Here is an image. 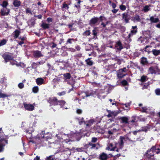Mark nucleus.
Segmentation results:
<instances>
[{
	"label": "nucleus",
	"mask_w": 160,
	"mask_h": 160,
	"mask_svg": "<svg viewBox=\"0 0 160 160\" xmlns=\"http://www.w3.org/2000/svg\"><path fill=\"white\" fill-rule=\"evenodd\" d=\"M65 103L66 102L63 100L58 101V105H60L61 107H62Z\"/></svg>",
	"instance_id": "nucleus-42"
},
{
	"label": "nucleus",
	"mask_w": 160,
	"mask_h": 160,
	"mask_svg": "<svg viewBox=\"0 0 160 160\" xmlns=\"http://www.w3.org/2000/svg\"><path fill=\"white\" fill-rule=\"evenodd\" d=\"M10 10L7 8H3L1 10V13L2 16H6L9 14Z\"/></svg>",
	"instance_id": "nucleus-14"
},
{
	"label": "nucleus",
	"mask_w": 160,
	"mask_h": 160,
	"mask_svg": "<svg viewBox=\"0 0 160 160\" xmlns=\"http://www.w3.org/2000/svg\"><path fill=\"white\" fill-rule=\"evenodd\" d=\"M91 58H88L85 60V61L87 65L91 66L93 64V62L92 60H90Z\"/></svg>",
	"instance_id": "nucleus-35"
},
{
	"label": "nucleus",
	"mask_w": 160,
	"mask_h": 160,
	"mask_svg": "<svg viewBox=\"0 0 160 160\" xmlns=\"http://www.w3.org/2000/svg\"><path fill=\"white\" fill-rule=\"evenodd\" d=\"M148 79V78L147 76L143 75L141 78V79L139 80L142 82H144L147 81Z\"/></svg>",
	"instance_id": "nucleus-37"
},
{
	"label": "nucleus",
	"mask_w": 160,
	"mask_h": 160,
	"mask_svg": "<svg viewBox=\"0 0 160 160\" xmlns=\"http://www.w3.org/2000/svg\"><path fill=\"white\" fill-rule=\"evenodd\" d=\"M44 79L41 78H38L36 80L37 84L38 85H41L44 83Z\"/></svg>",
	"instance_id": "nucleus-20"
},
{
	"label": "nucleus",
	"mask_w": 160,
	"mask_h": 160,
	"mask_svg": "<svg viewBox=\"0 0 160 160\" xmlns=\"http://www.w3.org/2000/svg\"><path fill=\"white\" fill-rule=\"evenodd\" d=\"M7 97V96L5 94L2 93L0 91V98H4Z\"/></svg>",
	"instance_id": "nucleus-50"
},
{
	"label": "nucleus",
	"mask_w": 160,
	"mask_h": 160,
	"mask_svg": "<svg viewBox=\"0 0 160 160\" xmlns=\"http://www.w3.org/2000/svg\"><path fill=\"white\" fill-rule=\"evenodd\" d=\"M133 21L134 22H140V18L139 16L138 15H136L133 18Z\"/></svg>",
	"instance_id": "nucleus-38"
},
{
	"label": "nucleus",
	"mask_w": 160,
	"mask_h": 160,
	"mask_svg": "<svg viewBox=\"0 0 160 160\" xmlns=\"http://www.w3.org/2000/svg\"><path fill=\"white\" fill-rule=\"evenodd\" d=\"M108 158V155L104 152L101 154L99 156V158L101 160H106Z\"/></svg>",
	"instance_id": "nucleus-24"
},
{
	"label": "nucleus",
	"mask_w": 160,
	"mask_h": 160,
	"mask_svg": "<svg viewBox=\"0 0 160 160\" xmlns=\"http://www.w3.org/2000/svg\"><path fill=\"white\" fill-rule=\"evenodd\" d=\"M120 8L122 11H124L126 9V7L123 5H121L120 6Z\"/></svg>",
	"instance_id": "nucleus-49"
},
{
	"label": "nucleus",
	"mask_w": 160,
	"mask_h": 160,
	"mask_svg": "<svg viewBox=\"0 0 160 160\" xmlns=\"http://www.w3.org/2000/svg\"><path fill=\"white\" fill-rule=\"evenodd\" d=\"M20 31L18 30H15L12 33V35L15 39L17 38L20 34Z\"/></svg>",
	"instance_id": "nucleus-25"
},
{
	"label": "nucleus",
	"mask_w": 160,
	"mask_h": 160,
	"mask_svg": "<svg viewBox=\"0 0 160 160\" xmlns=\"http://www.w3.org/2000/svg\"><path fill=\"white\" fill-rule=\"evenodd\" d=\"M56 136L57 137L58 139V140H57L58 142L59 140L62 142L63 139L59 135L57 134L56 135Z\"/></svg>",
	"instance_id": "nucleus-54"
},
{
	"label": "nucleus",
	"mask_w": 160,
	"mask_h": 160,
	"mask_svg": "<svg viewBox=\"0 0 160 160\" xmlns=\"http://www.w3.org/2000/svg\"><path fill=\"white\" fill-rule=\"evenodd\" d=\"M16 65L17 66H20L23 68H24L25 67V65L24 63L21 62L17 64Z\"/></svg>",
	"instance_id": "nucleus-46"
},
{
	"label": "nucleus",
	"mask_w": 160,
	"mask_h": 160,
	"mask_svg": "<svg viewBox=\"0 0 160 160\" xmlns=\"http://www.w3.org/2000/svg\"><path fill=\"white\" fill-rule=\"evenodd\" d=\"M68 55L67 52L65 51H63L61 54V55L62 56H67Z\"/></svg>",
	"instance_id": "nucleus-61"
},
{
	"label": "nucleus",
	"mask_w": 160,
	"mask_h": 160,
	"mask_svg": "<svg viewBox=\"0 0 160 160\" xmlns=\"http://www.w3.org/2000/svg\"><path fill=\"white\" fill-rule=\"evenodd\" d=\"M158 71V67L157 66H152L149 68L148 72L151 74H156Z\"/></svg>",
	"instance_id": "nucleus-10"
},
{
	"label": "nucleus",
	"mask_w": 160,
	"mask_h": 160,
	"mask_svg": "<svg viewBox=\"0 0 160 160\" xmlns=\"http://www.w3.org/2000/svg\"><path fill=\"white\" fill-rule=\"evenodd\" d=\"M38 65V62L35 63V62H33L32 64L31 67H32V68L35 69L37 68V66Z\"/></svg>",
	"instance_id": "nucleus-44"
},
{
	"label": "nucleus",
	"mask_w": 160,
	"mask_h": 160,
	"mask_svg": "<svg viewBox=\"0 0 160 160\" xmlns=\"http://www.w3.org/2000/svg\"><path fill=\"white\" fill-rule=\"evenodd\" d=\"M8 5V2L7 1H4L2 2V4H1L3 8H6V7Z\"/></svg>",
	"instance_id": "nucleus-47"
},
{
	"label": "nucleus",
	"mask_w": 160,
	"mask_h": 160,
	"mask_svg": "<svg viewBox=\"0 0 160 160\" xmlns=\"http://www.w3.org/2000/svg\"><path fill=\"white\" fill-rule=\"evenodd\" d=\"M156 154H160V149L157 146H155L147 151L146 156L148 158L153 159L154 155Z\"/></svg>",
	"instance_id": "nucleus-2"
},
{
	"label": "nucleus",
	"mask_w": 160,
	"mask_h": 160,
	"mask_svg": "<svg viewBox=\"0 0 160 160\" xmlns=\"http://www.w3.org/2000/svg\"><path fill=\"white\" fill-rule=\"evenodd\" d=\"M152 52L153 54L155 56H157L160 54V50H157L156 49H153Z\"/></svg>",
	"instance_id": "nucleus-34"
},
{
	"label": "nucleus",
	"mask_w": 160,
	"mask_h": 160,
	"mask_svg": "<svg viewBox=\"0 0 160 160\" xmlns=\"http://www.w3.org/2000/svg\"><path fill=\"white\" fill-rule=\"evenodd\" d=\"M96 147V145L95 144L90 142L89 144H86L84 146V148L85 149L89 148H94Z\"/></svg>",
	"instance_id": "nucleus-22"
},
{
	"label": "nucleus",
	"mask_w": 160,
	"mask_h": 160,
	"mask_svg": "<svg viewBox=\"0 0 160 160\" xmlns=\"http://www.w3.org/2000/svg\"><path fill=\"white\" fill-rule=\"evenodd\" d=\"M26 12L27 13H31L32 12L30 10V9L29 8H28L26 9Z\"/></svg>",
	"instance_id": "nucleus-63"
},
{
	"label": "nucleus",
	"mask_w": 160,
	"mask_h": 160,
	"mask_svg": "<svg viewBox=\"0 0 160 160\" xmlns=\"http://www.w3.org/2000/svg\"><path fill=\"white\" fill-rule=\"evenodd\" d=\"M67 150H69L70 151H71V150L75 149V150L78 152H81L83 151V148H77L75 149V148H72L71 149H69V148H67L66 149Z\"/></svg>",
	"instance_id": "nucleus-32"
},
{
	"label": "nucleus",
	"mask_w": 160,
	"mask_h": 160,
	"mask_svg": "<svg viewBox=\"0 0 160 160\" xmlns=\"http://www.w3.org/2000/svg\"><path fill=\"white\" fill-rule=\"evenodd\" d=\"M149 36L147 37L146 38L143 37L141 38V43L143 44H147L149 42Z\"/></svg>",
	"instance_id": "nucleus-17"
},
{
	"label": "nucleus",
	"mask_w": 160,
	"mask_h": 160,
	"mask_svg": "<svg viewBox=\"0 0 160 160\" xmlns=\"http://www.w3.org/2000/svg\"><path fill=\"white\" fill-rule=\"evenodd\" d=\"M122 84L124 85H126L128 84V82L127 81L125 80H123L122 82Z\"/></svg>",
	"instance_id": "nucleus-59"
},
{
	"label": "nucleus",
	"mask_w": 160,
	"mask_h": 160,
	"mask_svg": "<svg viewBox=\"0 0 160 160\" xmlns=\"http://www.w3.org/2000/svg\"><path fill=\"white\" fill-rule=\"evenodd\" d=\"M18 86L20 89H21L24 88V84L23 83L20 82L18 84Z\"/></svg>",
	"instance_id": "nucleus-48"
},
{
	"label": "nucleus",
	"mask_w": 160,
	"mask_h": 160,
	"mask_svg": "<svg viewBox=\"0 0 160 160\" xmlns=\"http://www.w3.org/2000/svg\"><path fill=\"white\" fill-rule=\"evenodd\" d=\"M63 75L64 77V81L66 82H68V80L70 79L71 77V74L69 73H64Z\"/></svg>",
	"instance_id": "nucleus-18"
},
{
	"label": "nucleus",
	"mask_w": 160,
	"mask_h": 160,
	"mask_svg": "<svg viewBox=\"0 0 160 160\" xmlns=\"http://www.w3.org/2000/svg\"><path fill=\"white\" fill-rule=\"evenodd\" d=\"M33 55L35 58H39L43 56L41 52L38 50L34 51Z\"/></svg>",
	"instance_id": "nucleus-13"
},
{
	"label": "nucleus",
	"mask_w": 160,
	"mask_h": 160,
	"mask_svg": "<svg viewBox=\"0 0 160 160\" xmlns=\"http://www.w3.org/2000/svg\"><path fill=\"white\" fill-rule=\"evenodd\" d=\"M102 118H101L97 117L95 118H92L89 120L86 121L85 125L87 127H89L91 126L94 123H98L101 122Z\"/></svg>",
	"instance_id": "nucleus-4"
},
{
	"label": "nucleus",
	"mask_w": 160,
	"mask_h": 160,
	"mask_svg": "<svg viewBox=\"0 0 160 160\" xmlns=\"http://www.w3.org/2000/svg\"><path fill=\"white\" fill-rule=\"evenodd\" d=\"M104 18L103 17L101 16L99 18L97 17H94L92 18L90 20L89 24L91 26H92L95 25H97L99 19L101 21L102 20V18Z\"/></svg>",
	"instance_id": "nucleus-6"
},
{
	"label": "nucleus",
	"mask_w": 160,
	"mask_h": 160,
	"mask_svg": "<svg viewBox=\"0 0 160 160\" xmlns=\"http://www.w3.org/2000/svg\"><path fill=\"white\" fill-rule=\"evenodd\" d=\"M51 138V136L48 135V133H46L44 131H42L38 134L37 137L35 138L38 140H40L41 142L47 141L48 139Z\"/></svg>",
	"instance_id": "nucleus-3"
},
{
	"label": "nucleus",
	"mask_w": 160,
	"mask_h": 160,
	"mask_svg": "<svg viewBox=\"0 0 160 160\" xmlns=\"http://www.w3.org/2000/svg\"><path fill=\"white\" fill-rule=\"evenodd\" d=\"M4 60L6 62H9L10 60H12L13 59V58L11 56L8 54L5 53L2 55Z\"/></svg>",
	"instance_id": "nucleus-12"
},
{
	"label": "nucleus",
	"mask_w": 160,
	"mask_h": 160,
	"mask_svg": "<svg viewBox=\"0 0 160 160\" xmlns=\"http://www.w3.org/2000/svg\"><path fill=\"white\" fill-rule=\"evenodd\" d=\"M23 104L26 110L31 111L33 110L34 108V106L32 104H28L26 102L23 103Z\"/></svg>",
	"instance_id": "nucleus-8"
},
{
	"label": "nucleus",
	"mask_w": 160,
	"mask_h": 160,
	"mask_svg": "<svg viewBox=\"0 0 160 160\" xmlns=\"http://www.w3.org/2000/svg\"><path fill=\"white\" fill-rule=\"evenodd\" d=\"M79 124L80 125H82L83 124H85V123L86 122V121L84 120V118H78Z\"/></svg>",
	"instance_id": "nucleus-33"
},
{
	"label": "nucleus",
	"mask_w": 160,
	"mask_h": 160,
	"mask_svg": "<svg viewBox=\"0 0 160 160\" xmlns=\"http://www.w3.org/2000/svg\"><path fill=\"white\" fill-rule=\"evenodd\" d=\"M143 10L145 12H147L149 10V7L148 6H145L144 7Z\"/></svg>",
	"instance_id": "nucleus-55"
},
{
	"label": "nucleus",
	"mask_w": 160,
	"mask_h": 160,
	"mask_svg": "<svg viewBox=\"0 0 160 160\" xmlns=\"http://www.w3.org/2000/svg\"><path fill=\"white\" fill-rule=\"evenodd\" d=\"M98 140L97 138L95 137H93L92 138V142H95L97 141Z\"/></svg>",
	"instance_id": "nucleus-62"
},
{
	"label": "nucleus",
	"mask_w": 160,
	"mask_h": 160,
	"mask_svg": "<svg viewBox=\"0 0 160 160\" xmlns=\"http://www.w3.org/2000/svg\"><path fill=\"white\" fill-rule=\"evenodd\" d=\"M55 159V156L54 155H51L46 157L45 160H54Z\"/></svg>",
	"instance_id": "nucleus-41"
},
{
	"label": "nucleus",
	"mask_w": 160,
	"mask_h": 160,
	"mask_svg": "<svg viewBox=\"0 0 160 160\" xmlns=\"http://www.w3.org/2000/svg\"><path fill=\"white\" fill-rule=\"evenodd\" d=\"M47 21L48 22H50L52 21V19L51 18H47Z\"/></svg>",
	"instance_id": "nucleus-64"
},
{
	"label": "nucleus",
	"mask_w": 160,
	"mask_h": 160,
	"mask_svg": "<svg viewBox=\"0 0 160 160\" xmlns=\"http://www.w3.org/2000/svg\"><path fill=\"white\" fill-rule=\"evenodd\" d=\"M81 1L80 0H79L77 4L75 5V8H76L77 10V11H75V12H79L80 11V3Z\"/></svg>",
	"instance_id": "nucleus-28"
},
{
	"label": "nucleus",
	"mask_w": 160,
	"mask_h": 160,
	"mask_svg": "<svg viewBox=\"0 0 160 160\" xmlns=\"http://www.w3.org/2000/svg\"><path fill=\"white\" fill-rule=\"evenodd\" d=\"M127 70V69L126 68H122L120 69V72H123L124 73L126 72Z\"/></svg>",
	"instance_id": "nucleus-58"
},
{
	"label": "nucleus",
	"mask_w": 160,
	"mask_h": 160,
	"mask_svg": "<svg viewBox=\"0 0 160 160\" xmlns=\"http://www.w3.org/2000/svg\"><path fill=\"white\" fill-rule=\"evenodd\" d=\"M8 143V140L6 137L4 136H0V152L3 151L4 147Z\"/></svg>",
	"instance_id": "nucleus-5"
},
{
	"label": "nucleus",
	"mask_w": 160,
	"mask_h": 160,
	"mask_svg": "<svg viewBox=\"0 0 160 160\" xmlns=\"http://www.w3.org/2000/svg\"><path fill=\"white\" fill-rule=\"evenodd\" d=\"M39 88L38 86H35L32 88V91L35 93H37L38 91Z\"/></svg>",
	"instance_id": "nucleus-43"
},
{
	"label": "nucleus",
	"mask_w": 160,
	"mask_h": 160,
	"mask_svg": "<svg viewBox=\"0 0 160 160\" xmlns=\"http://www.w3.org/2000/svg\"><path fill=\"white\" fill-rule=\"evenodd\" d=\"M149 20L151 23H156L158 22L159 19L158 18H155L153 16H151L150 17Z\"/></svg>",
	"instance_id": "nucleus-23"
},
{
	"label": "nucleus",
	"mask_w": 160,
	"mask_h": 160,
	"mask_svg": "<svg viewBox=\"0 0 160 160\" xmlns=\"http://www.w3.org/2000/svg\"><path fill=\"white\" fill-rule=\"evenodd\" d=\"M108 114L107 115V116L108 118L110 117H114L116 116L119 112L116 111H111L110 110H108Z\"/></svg>",
	"instance_id": "nucleus-11"
},
{
	"label": "nucleus",
	"mask_w": 160,
	"mask_h": 160,
	"mask_svg": "<svg viewBox=\"0 0 160 160\" xmlns=\"http://www.w3.org/2000/svg\"><path fill=\"white\" fill-rule=\"evenodd\" d=\"M120 119L121 120V122L122 123H128V118L127 117H120Z\"/></svg>",
	"instance_id": "nucleus-21"
},
{
	"label": "nucleus",
	"mask_w": 160,
	"mask_h": 160,
	"mask_svg": "<svg viewBox=\"0 0 160 160\" xmlns=\"http://www.w3.org/2000/svg\"><path fill=\"white\" fill-rule=\"evenodd\" d=\"M104 92L103 90H102L97 89L95 91H91L86 92H81L80 93H78V95L81 96L82 98H84L85 97L92 96L94 94L97 95L98 97L100 98L99 97L100 94Z\"/></svg>",
	"instance_id": "nucleus-1"
},
{
	"label": "nucleus",
	"mask_w": 160,
	"mask_h": 160,
	"mask_svg": "<svg viewBox=\"0 0 160 160\" xmlns=\"http://www.w3.org/2000/svg\"><path fill=\"white\" fill-rule=\"evenodd\" d=\"M149 108L147 107H142L139 108V110L140 111L143 112H147L148 110L149 109Z\"/></svg>",
	"instance_id": "nucleus-29"
},
{
	"label": "nucleus",
	"mask_w": 160,
	"mask_h": 160,
	"mask_svg": "<svg viewBox=\"0 0 160 160\" xmlns=\"http://www.w3.org/2000/svg\"><path fill=\"white\" fill-rule=\"evenodd\" d=\"M7 42L5 39H3L0 41V47L5 45Z\"/></svg>",
	"instance_id": "nucleus-45"
},
{
	"label": "nucleus",
	"mask_w": 160,
	"mask_h": 160,
	"mask_svg": "<svg viewBox=\"0 0 160 160\" xmlns=\"http://www.w3.org/2000/svg\"><path fill=\"white\" fill-rule=\"evenodd\" d=\"M62 7L63 11H66V10L68 9L69 8L68 4L65 3H64L63 4Z\"/></svg>",
	"instance_id": "nucleus-39"
},
{
	"label": "nucleus",
	"mask_w": 160,
	"mask_h": 160,
	"mask_svg": "<svg viewBox=\"0 0 160 160\" xmlns=\"http://www.w3.org/2000/svg\"><path fill=\"white\" fill-rule=\"evenodd\" d=\"M118 146V145H117L116 144L115 146H113V145L112 144L110 143L109 146L107 148V149L110 151H115L118 152L119 149L117 148Z\"/></svg>",
	"instance_id": "nucleus-15"
},
{
	"label": "nucleus",
	"mask_w": 160,
	"mask_h": 160,
	"mask_svg": "<svg viewBox=\"0 0 160 160\" xmlns=\"http://www.w3.org/2000/svg\"><path fill=\"white\" fill-rule=\"evenodd\" d=\"M7 79L5 78H2L0 80V84H2V88H5L7 86Z\"/></svg>",
	"instance_id": "nucleus-16"
},
{
	"label": "nucleus",
	"mask_w": 160,
	"mask_h": 160,
	"mask_svg": "<svg viewBox=\"0 0 160 160\" xmlns=\"http://www.w3.org/2000/svg\"><path fill=\"white\" fill-rule=\"evenodd\" d=\"M136 26L132 27V28L131 30V32L128 35V36L129 37L136 33L137 32V30L136 29Z\"/></svg>",
	"instance_id": "nucleus-19"
},
{
	"label": "nucleus",
	"mask_w": 160,
	"mask_h": 160,
	"mask_svg": "<svg viewBox=\"0 0 160 160\" xmlns=\"http://www.w3.org/2000/svg\"><path fill=\"white\" fill-rule=\"evenodd\" d=\"M129 138L127 135H125L123 136H120L119 138V142L117 144V145H119L120 148H122L124 145L125 142L128 140Z\"/></svg>",
	"instance_id": "nucleus-7"
},
{
	"label": "nucleus",
	"mask_w": 160,
	"mask_h": 160,
	"mask_svg": "<svg viewBox=\"0 0 160 160\" xmlns=\"http://www.w3.org/2000/svg\"><path fill=\"white\" fill-rule=\"evenodd\" d=\"M141 63L143 65L147 64L148 61H147V58L144 57H142V58L141 60Z\"/></svg>",
	"instance_id": "nucleus-36"
},
{
	"label": "nucleus",
	"mask_w": 160,
	"mask_h": 160,
	"mask_svg": "<svg viewBox=\"0 0 160 160\" xmlns=\"http://www.w3.org/2000/svg\"><path fill=\"white\" fill-rule=\"evenodd\" d=\"M122 18L124 20L125 22L127 23L128 22V15L125 13L122 14Z\"/></svg>",
	"instance_id": "nucleus-31"
},
{
	"label": "nucleus",
	"mask_w": 160,
	"mask_h": 160,
	"mask_svg": "<svg viewBox=\"0 0 160 160\" xmlns=\"http://www.w3.org/2000/svg\"><path fill=\"white\" fill-rule=\"evenodd\" d=\"M126 74L124 73L123 72H120V69L117 72V76L118 78H122Z\"/></svg>",
	"instance_id": "nucleus-27"
},
{
	"label": "nucleus",
	"mask_w": 160,
	"mask_h": 160,
	"mask_svg": "<svg viewBox=\"0 0 160 160\" xmlns=\"http://www.w3.org/2000/svg\"><path fill=\"white\" fill-rule=\"evenodd\" d=\"M58 101L55 97H53L49 98L48 102L50 103V105H58Z\"/></svg>",
	"instance_id": "nucleus-9"
},
{
	"label": "nucleus",
	"mask_w": 160,
	"mask_h": 160,
	"mask_svg": "<svg viewBox=\"0 0 160 160\" xmlns=\"http://www.w3.org/2000/svg\"><path fill=\"white\" fill-rule=\"evenodd\" d=\"M115 47L117 49L119 50H121L123 48L121 43L120 41L116 42Z\"/></svg>",
	"instance_id": "nucleus-26"
},
{
	"label": "nucleus",
	"mask_w": 160,
	"mask_h": 160,
	"mask_svg": "<svg viewBox=\"0 0 160 160\" xmlns=\"http://www.w3.org/2000/svg\"><path fill=\"white\" fill-rule=\"evenodd\" d=\"M150 47H151L149 45L146 46L145 48V51L146 52H147L148 53H149L150 51L148 48Z\"/></svg>",
	"instance_id": "nucleus-51"
},
{
	"label": "nucleus",
	"mask_w": 160,
	"mask_h": 160,
	"mask_svg": "<svg viewBox=\"0 0 160 160\" xmlns=\"http://www.w3.org/2000/svg\"><path fill=\"white\" fill-rule=\"evenodd\" d=\"M155 92L156 94L157 95H160V89L157 88L155 90Z\"/></svg>",
	"instance_id": "nucleus-52"
},
{
	"label": "nucleus",
	"mask_w": 160,
	"mask_h": 160,
	"mask_svg": "<svg viewBox=\"0 0 160 160\" xmlns=\"http://www.w3.org/2000/svg\"><path fill=\"white\" fill-rule=\"evenodd\" d=\"M74 41V39L72 38V39L69 38L68 40L67 41V43H69L70 44H72V41Z\"/></svg>",
	"instance_id": "nucleus-57"
},
{
	"label": "nucleus",
	"mask_w": 160,
	"mask_h": 160,
	"mask_svg": "<svg viewBox=\"0 0 160 160\" xmlns=\"http://www.w3.org/2000/svg\"><path fill=\"white\" fill-rule=\"evenodd\" d=\"M66 94V92L64 91H63L61 92H59L58 93V95L59 96H62L65 95Z\"/></svg>",
	"instance_id": "nucleus-56"
},
{
	"label": "nucleus",
	"mask_w": 160,
	"mask_h": 160,
	"mask_svg": "<svg viewBox=\"0 0 160 160\" xmlns=\"http://www.w3.org/2000/svg\"><path fill=\"white\" fill-rule=\"evenodd\" d=\"M41 26L44 29H48L49 27V24L44 22L42 23Z\"/></svg>",
	"instance_id": "nucleus-40"
},
{
	"label": "nucleus",
	"mask_w": 160,
	"mask_h": 160,
	"mask_svg": "<svg viewBox=\"0 0 160 160\" xmlns=\"http://www.w3.org/2000/svg\"><path fill=\"white\" fill-rule=\"evenodd\" d=\"M148 128L147 127H142V129H140V131H144V132H147L148 129Z\"/></svg>",
	"instance_id": "nucleus-53"
},
{
	"label": "nucleus",
	"mask_w": 160,
	"mask_h": 160,
	"mask_svg": "<svg viewBox=\"0 0 160 160\" xmlns=\"http://www.w3.org/2000/svg\"><path fill=\"white\" fill-rule=\"evenodd\" d=\"M90 34V32L89 30H87L84 32V34L85 35H89Z\"/></svg>",
	"instance_id": "nucleus-60"
},
{
	"label": "nucleus",
	"mask_w": 160,
	"mask_h": 160,
	"mask_svg": "<svg viewBox=\"0 0 160 160\" xmlns=\"http://www.w3.org/2000/svg\"><path fill=\"white\" fill-rule=\"evenodd\" d=\"M13 4L15 7H18L20 6L21 2L18 0H15L13 2Z\"/></svg>",
	"instance_id": "nucleus-30"
}]
</instances>
